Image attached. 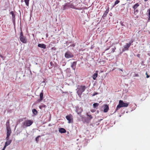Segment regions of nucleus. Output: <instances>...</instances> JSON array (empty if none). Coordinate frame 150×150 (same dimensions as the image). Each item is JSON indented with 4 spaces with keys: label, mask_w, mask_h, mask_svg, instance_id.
Here are the masks:
<instances>
[{
    "label": "nucleus",
    "mask_w": 150,
    "mask_h": 150,
    "mask_svg": "<svg viewBox=\"0 0 150 150\" xmlns=\"http://www.w3.org/2000/svg\"><path fill=\"white\" fill-rule=\"evenodd\" d=\"M86 87L85 86L78 85L77 86V93L79 97L81 96L82 93L85 91Z\"/></svg>",
    "instance_id": "obj_1"
},
{
    "label": "nucleus",
    "mask_w": 150,
    "mask_h": 150,
    "mask_svg": "<svg viewBox=\"0 0 150 150\" xmlns=\"http://www.w3.org/2000/svg\"><path fill=\"white\" fill-rule=\"evenodd\" d=\"M129 103H125L122 100H120L119 101V104L117 106L116 110H117L121 107H127L128 106Z\"/></svg>",
    "instance_id": "obj_2"
},
{
    "label": "nucleus",
    "mask_w": 150,
    "mask_h": 150,
    "mask_svg": "<svg viewBox=\"0 0 150 150\" xmlns=\"http://www.w3.org/2000/svg\"><path fill=\"white\" fill-rule=\"evenodd\" d=\"M20 41L23 43H26L27 42V39L26 37L24 36L22 31L20 33Z\"/></svg>",
    "instance_id": "obj_3"
},
{
    "label": "nucleus",
    "mask_w": 150,
    "mask_h": 150,
    "mask_svg": "<svg viewBox=\"0 0 150 150\" xmlns=\"http://www.w3.org/2000/svg\"><path fill=\"white\" fill-rule=\"evenodd\" d=\"M33 122V121L30 120H26L23 122V125L26 127L30 126Z\"/></svg>",
    "instance_id": "obj_4"
},
{
    "label": "nucleus",
    "mask_w": 150,
    "mask_h": 150,
    "mask_svg": "<svg viewBox=\"0 0 150 150\" xmlns=\"http://www.w3.org/2000/svg\"><path fill=\"white\" fill-rule=\"evenodd\" d=\"M66 118L68 121V123H70L73 122V118L71 114H69L68 115H67L66 117Z\"/></svg>",
    "instance_id": "obj_5"
},
{
    "label": "nucleus",
    "mask_w": 150,
    "mask_h": 150,
    "mask_svg": "<svg viewBox=\"0 0 150 150\" xmlns=\"http://www.w3.org/2000/svg\"><path fill=\"white\" fill-rule=\"evenodd\" d=\"M64 56L65 57L67 58H71L74 57L72 54L69 51L66 52Z\"/></svg>",
    "instance_id": "obj_6"
},
{
    "label": "nucleus",
    "mask_w": 150,
    "mask_h": 150,
    "mask_svg": "<svg viewBox=\"0 0 150 150\" xmlns=\"http://www.w3.org/2000/svg\"><path fill=\"white\" fill-rule=\"evenodd\" d=\"M7 130V137L6 138V139H8L9 137L11 134V128H6Z\"/></svg>",
    "instance_id": "obj_7"
},
{
    "label": "nucleus",
    "mask_w": 150,
    "mask_h": 150,
    "mask_svg": "<svg viewBox=\"0 0 150 150\" xmlns=\"http://www.w3.org/2000/svg\"><path fill=\"white\" fill-rule=\"evenodd\" d=\"M40 98L39 99H38L37 100V101L38 102H40L43 99V92L42 91L40 93Z\"/></svg>",
    "instance_id": "obj_8"
},
{
    "label": "nucleus",
    "mask_w": 150,
    "mask_h": 150,
    "mask_svg": "<svg viewBox=\"0 0 150 150\" xmlns=\"http://www.w3.org/2000/svg\"><path fill=\"white\" fill-rule=\"evenodd\" d=\"M130 47L129 45H127V43H126L124 46V48L122 50V51L124 52L126 50H128L129 48Z\"/></svg>",
    "instance_id": "obj_9"
},
{
    "label": "nucleus",
    "mask_w": 150,
    "mask_h": 150,
    "mask_svg": "<svg viewBox=\"0 0 150 150\" xmlns=\"http://www.w3.org/2000/svg\"><path fill=\"white\" fill-rule=\"evenodd\" d=\"M104 112H107L109 110L108 106L106 104L104 105Z\"/></svg>",
    "instance_id": "obj_10"
},
{
    "label": "nucleus",
    "mask_w": 150,
    "mask_h": 150,
    "mask_svg": "<svg viewBox=\"0 0 150 150\" xmlns=\"http://www.w3.org/2000/svg\"><path fill=\"white\" fill-rule=\"evenodd\" d=\"M38 46L39 47L42 48L43 49H45L46 48V45L44 44H39L38 45Z\"/></svg>",
    "instance_id": "obj_11"
},
{
    "label": "nucleus",
    "mask_w": 150,
    "mask_h": 150,
    "mask_svg": "<svg viewBox=\"0 0 150 150\" xmlns=\"http://www.w3.org/2000/svg\"><path fill=\"white\" fill-rule=\"evenodd\" d=\"M6 141L5 143V146L6 147L9 145L12 142V140H9V138L8 139H6Z\"/></svg>",
    "instance_id": "obj_12"
},
{
    "label": "nucleus",
    "mask_w": 150,
    "mask_h": 150,
    "mask_svg": "<svg viewBox=\"0 0 150 150\" xmlns=\"http://www.w3.org/2000/svg\"><path fill=\"white\" fill-rule=\"evenodd\" d=\"M77 62H74L72 63V65L71 66V67L72 69L75 70L76 68V64Z\"/></svg>",
    "instance_id": "obj_13"
},
{
    "label": "nucleus",
    "mask_w": 150,
    "mask_h": 150,
    "mask_svg": "<svg viewBox=\"0 0 150 150\" xmlns=\"http://www.w3.org/2000/svg\"><path fill=\"white\" fill-rule=\"evenodd\" d=\"M59 132L61 133H64L66 132V131L63 128H60L59 130Z\"/></svg>",
    "instance_id": "obj_14"
},
{
    "label": "nucleus",
    "mask_w": 150,
    "mask_h": 150,
    "mask_svg": "<svg viewBox=\"0 0 150 150\" xmlns=\"http://www.w3.org/2000/svg\"><path fill=\"white\" fill-rule=\"evenodd\" d=\"M67 4L68 5V6H69V8H71L74 9L75 8V6L72 4V3H67Z\"/></svg>",
    "instance_id": "obj_15"
},
{
    "label": "nucleus",
    "mask_w": 150,
    "mask_h": 150,
    "mask_svg": "<svg viewBox=\"0 0 150 150\" xmlns=\"http://www.w3.org/2000/svg\"><path fill=\"white\" fill-rule=\"evenodd\" d=\"M98 71H96V73H95L93 75V80H95L96 79V78L98 76Z\"/></svg>",
    "instance_id": "obj_16"
},
{
    "label": "nucleus",
    "mask_w": 150,
    "mask_h": 150,
    "mask_svg": "<svg viewBox=\"0 0 150 150\" xmlns=\"http://www.w3.org/2000/svg\"><path fill=\"white\" fill-rule=\"evenodd\" d=\"M62 7L63 10H64L69 8V6H68L67 3H66V4H65L64 5H62Z\"/></svg>",
    "instance_id": "obj_17"
},
{
    "label": "nucleus",
    "mask_w": 150,
    "mask_h": 150,
    "mask_svg": "<svg viewBox=\"0 0 150 150\" xmlns=\"http://www.w3.org/2000/svg\"><path fill=\"white\" fill-rule=\"evenodd\" d=\"M139 6V4L138 3H137L134 4L133 7V8L134 9H137V8Z\"/></svg>",
    "instance_id": "obj_18"
},
{
    "label": "nucleus",
    "mask_w": 150,
    "mask_h": 150,
    "mask_svg": "<svg viewBox=\"0 0 150 150\" xmlns=\"http://www.w3.org/2000/svg\"><path fill=\"white\" fill-rule=\"evenodd\" d=\"M109 9L108 8L105 11V12L104 13L103 15V17H105L106 16V15H107V14H108L109 12Z\"/></svg>",
    "instance_id": "obj_19"
},
{
    "label": "nucleus",
    "mask_w": 150,
    "mask_h": 150,
    "mask_svg": "<svg viewBox=\"0 0 150 150\" xmlns=\"http://www.w3.org/2000/svg\"><path fill=\"white\" fill-rule=\"evenodd\" d=\"M32 112L35 115L38 114V112L35 109H33L32 110Z\"/></svg>",
    "instance_id": "obj_20"
},
{
    "label": "nucleus",
    "mask_w": 150,
    "mask_h": 150,
    "mask_svg": "<svg viewBox=\"0 0 150 150\" xmlns=\"http://www.w3.org/2000/svg\"><path fill=\"white\" fill-rule=\"evenodd\" d=\"M6 128H10L9 125V121L8 120L6 122Z\"/></svg>",
    "instance_id": "obj_21"
},
{
    "label": "nucleus",
    "mask_w": 150,
    "mask_h": 150,
    "mask_svg": "<svg viewBox=\"0 0 150 150\" xmlns=\"http://www.w3.org/2000/svg\"><path fill=\"white\" fill-rule=\"evenodd\" d=\"M99 105V104L97 103H94L93 104V107L94 108H95L96 107H98Z\"/></svg>",
    "instance_id": "obj_22"
},
{
    "label": "nucleus",
    "mask_w": 150,
    "mask_h": 150,
    "mask_svg": "<svg viewBox=\"0 0 150 150\" xmlns=\"http://www.w3.org/2000/svg\"><path fill=\"white\" fill-rule=\"evenodd\" d=\"M10 13L11 14V15L12 16V18L13 19V18H15V14H14V13H13V11H11L10 12Z\"/></svg>",
    "instance_id": "obj_23"
},
{
    "label": "nucleus",
    "mask_w": 150,
    "mask_h": 150,
    "mask_svg": "<svg viewBox=\"0 0 150 150\" xmlns=\"http://www.w3.org/2000/svg\"><path fill=\"white\" fill-rule=\"evenodd\" d=\"M134 14L136 15L138 12L139 10L137 9H134Z\"/></svg>",
    "instance_id": "obj_24"
},
{
    "label": "nucleus",
    "mask_w": 150,
    "mask_h": 150,
    "mask_svg": "<svg viewBox=\"0 0 150 150\" xmlns=\"http://www.w3.org/2000/svg\"><path fill=\"white\" fill-rule=\"evenodd\" d=\"M30 0H24V1L26 4V5L28 6L29 5V1Z\"/></svg>",
    "instance_id": "obj_25"
},
{
    "label": "nucleus",
    "mask_w": 150,
    "mask_h": 150,
    "mask_svg": "<svg viewBox=\"0 0 150 150\" xmlns=\"http://www.w3.org/2000/svg\"><path fill=\"white\" fill-rule=\"evenodd\" d=\"M50 66L49 67V69H51L52 68V66H53L54 64L52 62H51L50 63Z\"/></svg>",
    "instance_id": "obj_26"
},
{
    "label": "nucleus",
    "mask_w": 150,
    "mask_h": 150,
    "mask_svg": "<svg viewBox=\"0 0 150 150\" xmlns=\"http://www.w3.org/2000/svg\"><path fill=\"white\" fill-rule=\"evenodd\" d=\"M148 16H149V18H148V21H149L150 20V8L149 9V12H148Z\"/></svg>",
    "instance_id": "obj_27"
},
{
    "label": "nucleus",
    "mask_w": 150,
    "mask_h": 150,
    "mask_svg": "<svg viewBox=\"0 0 150 150\" xmlns=\"http://www.w3.org/2000/svg\"><path fill=\"white\" fill-rule=\"evenodd\" d=\"M120 2V1L119 0H117L115 2L114 5H116L117 4H118Z\"/></svg>",
    "instance_id": "obj_28"
},
{
    "label": "nucleus",
    "mask_w": 150,
    "mask_h": 150,
    "mask_svg": "<svg viewBox=\"0 0 150 150\" xmlns=\"http://www.w3.org/2000/svg\"><path fill=\"white\" fill-rule=\"evenodd\" d=\"M133 42V40H131L129 42V43H127V45H129L130 46H131V44Z\"/></svg>",
    "instance_id": "obj_29"
},
{
    "label": "nucleus",
    "mask_w": 150,
    "mask_h": 150,
    "mask_svg": "<svg viewBox=\"0 0 150 150\" xmlns=\"http://www.w3.org/2000/svg\"><path fill=\"white\" fill-rule=\"evenodd\" d=\"M46 107V105H42L41 106H40L39 108L40 109H42V108H45V107Z\"/></svg>",
    "instance_id": "obj_30"
},
{
    "label": "nucleus",
    "mask_w": 150,
    "mask_h": 150,
    "mask_svg": "<svg viewBox=\"0 0 150 150\" xmlns=\"http://www.w3.org/2000/svg\"><path fill=\"white\" fill-rule=\"evenodd\" d=\"M87 115L90 118V119H92L93 118V117L91 116V115H89L88 114Z\"/></svg>",
    "instance_id": "obj_31"
},
{
    "label": "nucleus",
    "mask_w": 150,
    "mask_h": 150,
    "mask_svg": "<svg viewBox=\"0 0 150 150\" xmlns=\"http://www.w3.org/2000/svg\"><path fill=\"white\" fill-rule=\"evenodd\" d=\"M40 136H38L36 138L35 140L37 142L39 141V138L40 137Z\"/></svg>",
    "instance_id": "obj_32"
},
{
    "label": "nucleus",
    "mask_w": 150,
    "mask_h": 150,
    "mask_svg": "<svg viewBox=\"0 0 150 150\" xmlns=\"http://www.w3.org/2000/svg\"><path fill=\"white\" fill-rule=\"evenodd\" d=\"M98 94V93L97 92H94L93 94L92 95V96H95L96 95H97Z\"/></svg>",
    "instance_id": "obj_33"
},
{
    "label": "nucleus",
    "mask_w": 150,
    "mask_h": 150,
    "mask_svg": "<svg viewBox=\"0 0 150 150\" xmlns=\"http://www.w3.org/2000/svg\"><path fill=\"white\" fill-rule=\"evenodd\" d=\"M116 47H114V48H112V51L113 52H114L115 51V50L116 49Z\"/></svg>",
    "instance_id": "obj_34"
},
{
    "label": "nucleus",
    "mask_w": 150,
    "mask_h": 150,
    "mask_svg": "<svg viewBox=\"0 0 150 150\" xmlns=\"http://www.w3.org/2000/svg\"><path fill=\"white\" fill-rule=\"evenodd\" d=\"M146 78H149L150 77V76L148 75L147 73V72H146Z\"/></svg>",
    "instance_id": "obj_35"
},
{
    "label": "nucleus",
    "mask_w": 150,
    "mask_h": 150,
    "mask_svg": "<svg viewBox=\"0 0 150 150\" xmlns=\"http://www.w3.org/2000/svg\"><path fill=\"white\" fill-rule=\"evenodd\" d=\"M140 55L139 54H138L137 55V56L139 58H140Z\"/></svg>",
    "instance_id": "obj_36"
},
{
    "label": "nucleus",
    "mask_w": 150,
    "mask_h": 150,
    "mask_svg": "<svg viewBox=\"0 0 150 150\" xmlns=\"http://www.w3.org/2000/svg\"><path fill=\"white\" fill-rule=\"evenodd\" d=\"M6 146H4L2 150H4L5 148H6Z\"/></svg>",
    "instance_id": "obj_37"
},
{
    "label": "nucleus",
    "mask_w": 150,
    "mask_h": 150,
    "mask_svg": "<svg viewBox=\"0 0 150 150\" xmlns=\"http://www.w3.org/2000/svg\"><path fill=\"white\" fill-rule=\"evenodd\" d=\"M91 111L92 112H94L95 111L93 110H91Z\"/></svg>",
    "instance_id": "obj_38"
},
{
    "label": "nucleus",
    "mask_w": 150,
    "mask_h": 150,
    "mask_svg": "<svg viewBox=\"0 0 150 150\" xmlns=\"http://www.w3.org/2000/svg\"><path fill=\"white\" fill-rule=\"evenodd\" d=\"M135 76H139V75L138 74H135Z\"/></svg>",
    "instance_id": "obj_39"
},
{
    "label": "nucleus",
    "mask_w": 150,
    "mask_h": 150,
    "mask_svg": "<svg viewBox=\"0 0 150 150\" xmlns=\"http://www.w3.org/2000/svg\"><path fill=\"white\" fill-rule=\"evenodd\" d=\"M121 25L122 26H125V25H124V24H123V23H122L121 24Z\"/></svg>",
    "instance_id": "obj_40"
},
{
    "label": "nucleus",
    "mask_w": 150,
    "mask_h": 150,
    "mask_svg": "<svg viewBox=\"0 0 150 150\" xmlns=\"http://www.w3.org/2000/svg\"><path fill=\"white\" fill-rule=\"evenodd\" d=\"M110 47H109V48H108L106 50H108L110 48Z\"/></svg>",
    "instance_id": "obj_41"
},
{
    "label": "nucleus",
    "mask_w": 150,
    "mask_h": 150,
    "mask_svg": "<svg viewBox=\"0 0 150 150\" xmlns=\"http://www.w3.org/2000/svg\"><path fill=\"white\" fill-rule=\"evenodd\" d=\"M148 0H144V1H148Z\"/></svg>",
    "instance_id": "obj_42"
},
{
    "label": "nucleus",
    "mask_w": 150,
    "mask_h": 150,
    "mask_svg": "<svg viewBox=\"0 0 150 150\" xmlns=\"http://www.w3.org/2000/svg\"><path fill=\"white\" fill-rule=\"evenodd\" d=\"M77 113H78V114H80L79 113V112H78Z\"/></svg>",
    "instance_id": "obj_43"
}]
</instances>
